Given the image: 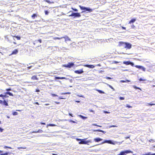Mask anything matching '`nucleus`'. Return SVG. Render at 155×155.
<instances>
[{
    "instance_id": "nucleus-1",
    "label": "nucleus",
    "mask_w": 155,
    "mask_h": 155,
    "mask_svg": "<svg viewBox=\"0 0 155 155\" xmlns=\"http://www.w3.org/2000/svg\"><path fill=\"white\" fill-rule=\"evenodd\" d=\"M86 138L82 139L81 141L79 142V144H84L89 145V143H91L92 142V141L91 140H89L86 141Z\"/></svg>"
},
{
    "instance_id": "nucleus-2",
    "label": "nucleus",
    "mask_w": 155,
    "mask_h": 155,
    "mask_svg": "<svg viewBox=\"0 0 155 155\" xmlns=\"http://www.w3.org/2000/svg\"><path fill=\"white\" fill-rule=\"evenodd\" d=\"M79 7L81 10H83V11L81 12V13L84 12L86 11H88V12H92L93 11V9H92L85 7L82 6L81 5H79Z\"/></svg>"
},
{
    "instance_id": "nucleus-3",
    "label": "nucleus",
    "mask_w": 155,
    "mask_h": 155,
    "mask_svg": "<svg viewBox=\"0 0 155 155\" xmlns=\"http://www.w3.org/2000/svg\"><path fill=\"white\" fill-rule=\"evenodd\" d=\"M74 65V64L73 62H69L67 64H63L62 65V66L63 67H64L65 68H71V67L73 66Z\"/></svg>"
},
{
    "instance_id": "nucleus-4",
    "label": "nucleus",
    "mask_w": 155,
    "mask_h": 155,
    "mask_svg": "<svg viewBox=\"0 0 155 155\" xmlns=\"http://www.w3.org/2000/svg\"><path fill=\"white\" fill-rule=\"evenodd\" d=\"M70 16L74 17H80L81 16V15L79 13H73Z\"/></svg>"
},
{
    "instance_id": "nucleus-5",
    "label": "nucleus",
    "mask_w": 155,
    "mask_h": 155,
    "mask_svg": "<svg viewBox=\"0 0 155 155\" xmlns=\"http://www.w3.org/2000/svg\"><path fill=\"white\" fill-rule=\"evenodd\" d=\"M130 153H132V152L130 150L123 151L121 152L118 155H126V154Z\"/></svg>"
},
{
    "instance_id": "nucleus-6",
    "label": "nucleus",
    "mask_w": 155,
    "mask_h": 155,
    "mask_svg": "<svg viewBox=\"0 0 155 155\" xmlns=\"http://www.w3.org/2000/svg\"><path fill=\"white\" fill-rule=\"evenodd\" d=\"M107 143L113 145H115V143L113 142L111 140H105L102 143H101V144H103L104 143Z\"/></svg>"
},
{
    "instance_id": "nucleus-7",
    "label": "nucleus",
    "mask_w": 155,
    "mask_h": 155,
    "mask_svg": "<svg viewBox=\"0 0 155 155\" xmlns=\"http://www.w3.org/2000/svg\"><path fill=\"white\" fill-rule=\"evenodd\" d=\"M123 63L124 64L126 65H128L130 64L133 67L134 66V63L131 62L129 61H124L123 62Z\"/></svg>"
},
{
    "instance_id": "nucleus-8",
    "label": "nucleus",
    "mask_w": 155,
    "mask_h": 155,
    "mask_svg": "<svg viewBox=\"0 0 155 155\" xmlns=\"http://www.w3.org/2000/svg\"><path fill=\"white\" fill-rule=\"evenodd\" d=\"M126 42H120L119 43L118 45L120 47H122L124 48H125Z\"/></svg>"
},
{
    "instance_id": "nucleus-9",
    "label": "nucleus",
    "mask_w": 155,
    "mask_h": 155,
    "mask_svg": "<svg viewBox=\"0 0 155 155\" xmlns=\"http://www.w3.org/2000/svg\"><path fill=\"white\" fill-rule=\"evenodd\" d=\"M131 47V45L130 44L126 42L125 48H127L128 49H130Z\"/></svg>"
},
{
    "instance_id": "nucleus-10",
    "label": "nucleus",
    "mask_w": 155,
    "mask_h": 155,
    "mask_svg": "<svg viewBox=\"0 0 155 155\" xmlns=\"http://www.w3.org/2000/svg\"><path fill=\"white\" fill-rule=\"evenodd\" d=\"M62 38H64L65 39V41L66 42L68 41H70L71 39L69 37L67 36H65L62 37Z\"/></svg>"
},
{
    "instance_id": "nucleus-11",
    "label": "nucleus",
    "mask_w": 155,
    "mask_h": 155,
    "mask_svg": "<svg viewBox=\"0 0 155 155\" xmlns=\"http://www.w3.org/2000/svg\"><path fill=\"white\" fill-rule=\"evenodd\" d=\"M137 20V18H135L132 19L129 22V24H131L134 23Z\"/></svg>"
},
{
    "instance_id": "nucleus-12",
    "label": "nucleus",
    "mask_w": 155,
    "mask_h": 155,
    "mask_svg": "<svg viewBox=\"0 0 155 155\" xmlns=\"http://www.w3.org/2000/svg\"><path fill=\"white\" fill-rule=\"evenodd\" d=\"M83 72L84 71H83L82 69L79 70H76L74 71V72L75 73L78 74H81L83 73Z\"/></svg>"
},
{
    "instance_id": "nucleus-13",
    "label": "nucleus",
    "mask_w": 155,
    "mask_h": 155,
    "mask_svg": "<svg viewBox=\"0 0 155 155\" xmlns=\"http://www.w3.org/2000/svg\"><path fill=\"white\" fill-rule=\"evenodd\" d=\"M84 66L90 68H93L95 67L94 65H93L88 64H85L84 65Z\"/></svg>"
},
{
    "instance_id": "nucleus-14",
    "label": "nucleus",
    "mask_w": 155,
    "mask_h": 155,
    "mask_svg": "<svg viewBox=\"0 0 155 155\" xmlns=\"http://www.w3.org/2000/svg\"><path fill=\"white\" fill-rule=\"evenodd\" d=\"M18 50L17 49H15L12 51V53L10 55H12V54H16L18 53Z\"/></svg>"
},
{
    "instance_id": "nucleus-15",
    "label": "nucleus",
    "mask_w": 155,
    "mask_h": 155,
    "mask_svg": "<svg viewBox=\"0 0 155 155\" xmlns=\"http://www.w3.org/2000/svg\"><path fill=\"white\" fill-rule=\"evenodd\" d=\"M102 139L99 138H96L94 139V140L96 142H99L100 141H101Z\"/></svg>"
},
{
    "instance_id": "nucleus-16",
    "label": "nucleus",
    "mask_w": 155,
    "mask_h": 155,
    "mask_svg": "<svg viewBox=\"0 0 155 155\" xmlns=\"http://www.w3.org/2000/svg\"><path fill=\"white\" fill-rule=\"evenodd\" d=\"M31 79L33 80H38V78L36 75H33L31 77Z\"/></svg>"
},
{
    "instance_id": "nucleus-17",
    "label": "nucleus",
    "mask_w": 155,
    "mask_h": 155,
    "mask_svg": "<svg viewBox=\"0 0 155 155\" xmlns=\"http://www.w3.org/2000/svg\"><path fill=\"white\" fill-rule=\"evenodd\" d=\"M59 79H66V78L65 77H56L55 78V80Z\"/></svg>"
},
{
    "instance_id": "nucleus-18",
    "label": "nucleus",
    "mask_w": 155,
    "mask_h": 155,
    "mask_svg": "<svg viewBox=\"0 0 155 155\" xmlns=\"http://www.w3.org/2000/svg\"><path fill=\"white\" fill-rule=\"evenodd\" d=\"M3 152V151L0 150V155H8V152H6L4 153H2Z\"/></svg>"
},
{
    "instance_id": "nucleus-19",
    "label": "nucleus",
    "mask_w": 155,
    "mask_h": 155,
    "mask_svg": "<svg viewBox=\"0 0 155 155\" xmlns=\"http://www.w3.org/2000/svg\"><path fill=\"white\" fill-rule=\"evenodd\" d=\"M78 116L79 117H81V118L83 119H87V117L84 116H82V115H78Z\"/></svg>"
},
{
    "instance_id": "nucleus-20",
    "label": "nucleus",
    "mask_w": 155,
    "mask_h": 155,
    "mask_svg": "<svg viewBox=\"0 0 155 155\" xmlns=\"http://www.w3.org/2000/svg\"><path fill=\"white\" fill-rule=\"evenodd\" d=\"M43 132L42 130L41 129H39L38 131H33L32 132L33 133H42Z\"/></svg>"
},
{
    "instance_id": "nucleus-21",
    "label": "nucleus",
    "mask_w": 155,
    "mask_h": 155,
    "mask_svg": "<svg viewBox=\"0 0 155 155\" xmlns=\"http://www.w3.org/2000/svg\"><path fill=\"white\" fill-rule=\"evenodd\" d=\"M37 16L38 15L37 14H34L31 16V17L33 19H34L35 17H37Z\"/></svg>"
},
{
    "instance_id": "nucleus-22",
    "label": "nucleus",
    "mask_w": 155,
    "mask_h": 155,
    "mask_svg": "<svg viewBox=\"0 0 155 155\" xmlns=\"http://www.w3.org/2000/svg\"><path fill=\"white\" fill-rule=\"evenodd\" d=\"M5 94H9L10 96H13V94L12 93H11L10 92H5Z\"/></svg>"
},
{
    "instance_id": "nucleus-23",
    "label": "nucleus",
    "mask_w": 155,
    "mask_h": 155,
    "mask_svg": "<svg viewBox=\"0 0 155 155\" xmlns=\"http://www.w3.org/2000/svg\"><path fill=\"white\" fill-rule=\"evenodd\" d=\"M2 104L4 105L5 106H8V103L5 100H4L3 101V102Z\"/></svg>"
},
{
    "instance_id": "nucleus-24",
    "label": "nucleus",
    "mask_w": 155,
    "mask_h": 155,
    "mask_svg": "<svg viewBox=\"0 0 155 155\" xmlns=\"http://www.w3.org/2000/svg\"><path fill=\"white\" fill-rule=\"evenodd\" d=\"M130 82V81L127 80L125 81V80H121L120 81V82L122 83H124V82Z\"/></svg>"
},
{
    "instance_id": "nucleus-25",
    "label": "nucleus",
    "mask_w": 155,
    "mask_h": 155,
    "mask_svg": "<svg viewBox=\"0 0 155 155\" xmlns=\"http://www.w3.org/2000/svg\"><path fill=\"white\" fill-rule=\"evenodd\" d=\"M96 91H98L99 93L100 94H104V91H103L101 90L97 89V90H96Z\"/></svg>"
},
{
    "instance_id": "nucleus-26",
    "label": "nucleus",
    "mask_w": 155,
    "mask_h": 155,
    "mask_svg": "<svg viewBox=\"0 0 155 155\" xmlns=\"http://www.w3.org/2000/svg\"><path fill=\"white\" fill-rule=\"evenodd\" d=\"M56 126L55 124H50L47 125V127L48 126Z\"/></svg>"
},
{
    "instance_id": "nucleus-27",
    "label": "nucleus",
    "mask_w": 155,
    "mask_h": 155,
    "mask_svg": "<svg viewBox=\"0 0 155 155\" xmlns=\"http://www.w3.org/2000/svg\"><path fill=\"white\" fill-rule=\"evenodd\" d=\"M13 37L17 38V39L18 40H20L21 39L20 37L18 36L14 35L13 36Z\"/></svg>"
},
{
    "instance_id": "nucleus-28",
    "label": "nucleus",
    "mask_w": 155,
    "mask_h": 155,
    "mask_svg": "<svg viewBox=\"0 0 155 155\" xmlns=\"http://www.w3.org/2000/svg\"><path fill=\"white\" fill-rule=\"evenodd\" d=\"M133 87L134 88H135V89H139V90H140V91H141V89L139 87H137V86H136L135 85H133Z\"/></svg>"
},
{
    "instance_id": "nucleus-29",
    "label": "nucleus",
    "mask_w": 155,
    "mask_h": 155,
    "mask_svg": "<svg viewBox=\"0 0 155 155\" xmlns=\"http://www.w3.org/2000/svg\"><path fill=\"white\" fill-rule=\"evenodd\" d=\"M62 37H61V38H59V37H54V38H53V39L54 40H57V39H58V40H60V39H62Z\"/></svg>"
},
{
    "instance_id": "nucleus-30",
    "label": "nucleus",
    "mask_w": 155,
    "mask_h": 155,
    "mask_svg": "<svg viewBox=\"0 0 155 155\" xmlns=\"http://www.w3.org/2000/svg\"><path fill=\"white\" fill-rule=\"evenodd\" d=\"M140 69H141L144 71H146V68L142 66H141Z\"/></svg>"
},
{
    "instance_id": "nucleus-31",
    "label": "nucleus",
    "mask_w": 155,
    "mask_h": 155,
    "mask_svg": "<svg viewBox=\"0 0 155 155\" xmlns=\"http://www.w3.org/2000/svg\"><path fill=\"white\" fill-rule=\"evenodd\" d=\"M141 66H142L138 65H136L134 66L136 68H139V69H140V68H141Z\"/></svg>"
},
{
    "instance_id": "nucleus-32",
    "label": "nucleus",
    "mask_w": 155,
    "mask_h": 155,
    "mask_svg": "<svg viewBox=\"0 0 155 155\" xmlns=\"http://www.w3.org/2000/svg\"><path fill=\"white\" fill-rule=\"evenodd\" d=\"M5 97H6L5 95H3L2 94H0V97H2L3 98V99H4V98H5Z\"/></svg>"
},
{
    "instance_id": "nucleus-33",
    "label": "nucleus",
    "mask_w": 155,
    "mask_h": 155,
    "mask_svg": "<svg viewBox=\"0 0 155 155\" xmlns=\"http://www.w3.org/2000/svg\"><path fill=\"white\" fill-rule=\"evenodd\" d=\"M44 1L46 2H47V3H48L50 4L52 3L49 0H45Z\"/></svg>"
},
{
    "instance_id": "nucleus-34",
    "label": "nucleus",
    "mask_w": 155,
    "mask_h": 155,
    "mask_svg": "<svg viewBox=\"0 0 155 155\" xmlns=\"http://www.w3.org/2000/svg\"><path fill=\"white\" fill-rule=\"evenodd\" d=\"M97 131L100 132H101L104 134L105 133V132L104 131H103L102 130H97Z\"/></svg>"
},
{
    "instance_id": "nucleus-35",
    "label": "nucleus",
    "mask_w": 155,
    "mask_h": 155,
    "mask_svg": "<svg viewBox=\"0 0 155 155\" xmlns=\"http://www.w3.org/2000/svg\"><path fill=\"white\" fill-rule=\"evenodd\" d=\"M18 113L16 112H14L12 113V114L13 115H18Z\"/></svg>"
},
{
    "instance_id": "nucleus-36",
    "label": "nucleus",
    "mask_w": 155,
    "mask_h": 155,
    "mask_svg": "<svg viewBox=\"0 0 155 155\" xmlns=\"http://www.w3.org/2000/svg\"><path fill=\"white\" fill-rule=\"evenodd\" d=\"M4 148H8L10 149H12V148L11 147H8L7 146H4Z\"/></svg>"
},
{
    "instance_id": "nucleus-37",
    "label": "nucleus",
    "mask_w": 155,
    "mask_h": 155,
    "mask_svg": "<svg viewBox=\"0 0 155 155\" xmlns=\"http://www.w3.org/2000/svg\"><path fill=\"white\" fill-rule=\"evenodd\" d=\"M139 80L140 81H146V80L145 79H143L142 78H140L139 79Z\"/></svg>"
},
{
    "instance_id": "nucleus-38",
    "label": "nucleus",
    "mask_w": 155,
    "mask_h": 155,
    "mask_svg": "<svg viewBox=\"0 0 155 155\" xmlns=\"http://www.w3.org/2000/svg\"><path fill=\"white\" fill-rule=\"evenodd\" d=\"M26 148V147H18V149L19 150L20 149H25Z\"/></svg>"
},
{
    "instance_id": "nucleus-39",
    "label": "nucleus",
    "mask_w": 155,
    "mask_h": 155,
    "mask_svg": "<svg viewBox=\"0 0 155 155\" xmlns=\"http://www.w3.org/2000/svg\"><path fill=\"white\" fill-rule=\"evenodd\" d=\"M147 105L152 106V105H155V104H152L151 103H148L147 104Z\"/></svg>"
},
{
    "instance_id": "nucleus-40",
    "label": "nucleus",
    "mask_w": 155,
    "mask_h": 155,
    "mask_svg": "<svg viewBox=\"0 0 155 155\" xmlns=\"http://www.w3.org/2000/svg\"><path fill=\"white\" fill-rule=\"evenodd\" d=\"M126 106V107L129 108H132V106L129 105L128 104H127Z\"/></svg>"
},
{
    "instance_id": "nucleus-41",
    "label": "nucleus",
    "mask_w": 155,
    "mask_h": 155,
    "mask_svg": "<svg viewBox=\"0 0 155 155\" xmlns=\"http://www.w3.org/2000/svg\"><path fill=\"white\" fill-rule=\"evenodd\" d=\"M45 12L46 15H48L49 13V12L47 10H45Z\"/></svg>"
},
{
    "instance_id": "nucleus-42",
    "label": "nucleus",
    "mask_w": 155,
    "mask_h": 155,
    "mask_svg": "<svg viewBox=\"0 0 155 155\" xmlns=\"http://www.w3.org/2000/svg\"><path fill=\"white\" fill-rule=\"evenodd\" d=\"M131 28H132L134 29L135 28V26L134 25H131Z\"/></svg>"
},
{
    "instance_id": "nucleus-43",
    "label": "nucleus",
    "mask_w": 155,
    "mask_h": 155,
    "mask_svg": "<svg viewBox=\"0 0 155 155\" xmlns=\"http://www.w3.org/2000/svg\"><path fill=\"white\" fill-rule=\"evenodd\" d=\"M51 95L53 97H57L58 95L55 94H51Z\"/></svg>"
},
{
    "instance_id": "nucleus-44",
    "label": "nucleus",
    "mask_w": 155,
    "mask_h": 155,
    "mask_svg": "<svg viewBox=\"0 0 155 155\" xmlns=\"http://www.w3.org/2000/svg\"><path fill=\"white\" fill-rule=\"evenodd\" d=\"M119 99L121 100H124V97H119Z\"/></svg>"
},
{
    "instance_id": "nucleus-45",
    "label": "nucleus",
    "mask_w": 155,
    "mask_h": 155,
    "mask_svg": "<svg viewBox=\"0 0 155 155\" xmlns=\"http://www.w3.org/2000/svg\"><path fill=\"white\" fill-rule=\"evenodd\" d=\"M72 9L74 11H75V12L78 11V10H77V9L76 8H72Z\"/></svg>"
},
{
    "instance_id": "nucleus-46",
    "label": "nucleus",
    "mask_w": 155,
    "mask_h": 155,
    "mask_svg": "<svg viewBox=\"0 0 155 155\" xmlns=\"http://www.w3.org/2000/svg\"><path fill=\"white\" fill-rule=\"evenodd\" d=\"M117 126H116V125H111V126H110V127H117Z\"/></svg>"
},
{
    "instance_id": "nucleus-47",
    "label": "nucleus",
    "mask_w": 155,
    "mask_h": 155,
    "mask_svg": "<svg viewBox=\"0 0 155 155\" xmlns=\"http://www.w3.org/2000/svg\"><path fill=\"white\" fill-rule=\"evenodd\" d=\"M69 122H71V123H76V122H75V121H73V120H70Z\"/></svg>"
},
{
    "instance_id": "nucleus-48",
    "label": "nucleus",
    "mask_w": 155,
    "mask_h": 155,
    "mask_svg": "<svg viewBox=\"0 0 155 155\" xmlns=\"http://www.w3.org/2000/svg\"><path fill=\"white\" fill-rule=\"evenodd\" d=\"M89 111L91 112H93L94 114L95 113V112H94V110H89Z\"/></svg>"
},
{
    "instance_id": "nucleus-49",
    "label": "nucleus",
    "mask_w": 155,
    "mask_h": 155,
    "mask_svg": "<svg viewBox=\"0 0 155 155\" xmlns=\"http://www.w3.org/2000/svg\"><path fill=\"white\" fill-rule=\"evenodd\" d=\"M93 125H94V126H97L99 127H102L101 126H99V125H97L96 124H93Z\"/></svg>"
},
{
    "instance_id": "nucleus-50",
    "label": "nucleus",
    "mask_w": 155,
    "mask_h": 155,
    "mask_svg": "<svg viewBox=\"0 0 155 155\" xmlns=\"http://www.w3.org/2000/svg\"><path fill=\"white\" fill-rule=\"evenodd\" d=\"M59 99H65L66 98H65L62 97H59Z\"/></svg>"
},
{
    "instance_id": "nucleus-51",
    "label": "nucleus",
    "mask_w": 155,
    "mask_h": 155,
    "mask_svg": "<svg viewBox=\"0 0 155 155\" xmlns=\"http://www.w3.org/2000/svg\"><path fill=\"white\" fill-rule=\"evenodd\" d=\"M109 87L111 88L112 89H113V90H114V88L112 86H111V85H109Z\"/></svg>"
},
{
    "instance_id": "nucleus-52",
    "label": "nucleus",
    "mask_w": 155,
    "mask_h": 155,
    "mask_svg": "<svg viewBox=\"0 0 155 155\" xmlns=\"http://www.w3.org/2000/svg\"><path fill=\"white\" fill-rule=\"evenodd\" d=\"M37 41H39L40 43H41L42 42L41 40V39H38L37 40Z\"/></svg>"
},
{
    "instance_id": "nucleus-53",
    "label": "nucleus",
    "mask_w": 155,
    "mask_h": 155,
    "mask_svg": "<svg viewBox=\"0 0 155 155\" xmlns=\"http://www.w3.org/2000/svg\"><path fill=\"white\" fill-rule=\"evenodd\" d=\"M3 130V129H2L1 127H0V131L1 132H2Z\"/></svg>"
},
{
    "instance_id": "nucleus-54",
    "label": "nucleus",
    "mask_w": 155,
    "mask_h": 155,
    "mask_svg": "<svg viewBox=\"0 0 155 155\" xmlns=\"http://www.w3.org/2000/svg\"><path fill=\"white\" fill-rule=\"evenodd\" d=\"M40 90L38 89H37L36 90L35 92H40Z\"/></svg>"
},
{
    "instance_id": "nucleus-55",
    "label": "nucleus",
    "mask_w": 155,
    "mask_h": 155,
    "mask_svg": "<svg viewBox=\"0 0 155 155\" xmlns=\"http://www.w3.org/2000/svg\"><path fill=\"white\" fill-rule=\"evenodd\" d=\"M11 89L10 88L7 89L6 90L7 91H11Z\"/></svg>"
},
{
    "instance_id": "nucleus-56",
    "label": "nucleus",
    "mask_w": 155,
    "mask_h": 155,
    "mask_svg": "<svg viewBox=\"0 0 155 155\" xmlns=\"http://www.w3.org/2000/svg\"><path fill=\"white\" fill-rule=\"evenodd\" d=\"M82 139H79V138H76V140L77 141H79V140H80V141H81V140Z\"/></svg>"
},
{
    "instance_id": "nucleus-57",
    "label": "nucleus",
    "mask_w": 155,
    "mask_h": 155,
    "mask_svg": "<svg viewBox=\"0 0 155 155\" xmlns=\"http://www.w3.org/2000/svg\"><path fill=\"white\" fill-rule=\"evenodd\" d=\"M113 63H115V64H117V63H119L118 62V61H113Z\"/></svg>"
},
{
    "instance_id": "nucleus-58",
    "label": "nucleus",
    "mask_w": 155,
    "mask_h": 155,
    "mask_svg": "<svg viewBox=\"0 0 155 155\" xmlns=\"http://www.w3.org/2000/svg\"><path fill=\"white\" fill-rule=\"evenodd\" d=\"M130 137V136L127 137H125V138L126 139H127L129 138Z\"/></svg>"
},
{
    "instance_id": "nucleus-59",
    "label": "nucleus",
    "mask_w": 155,
    "mask_h": 155,
    "mask_svg": "<svg viewBox=\"0 0 155 155\" xmlns=\"http://www.w3.org/2000/svg\"><path fill=\"white\" fill-rule=\"evenodd\" d=\"M41 124L43 125H45L46 124L44 122H41Z\"/></svg>"
},
{
    "instance_id": "nucleus-60",
    "label": "nucleus",
    "mask_w": 155,
    "mask_h": 155,
    "mask_svg": "<svg viewBox=\"0 0 155 155\" xmlns=\"http://www.w3.org/2000/svg\"><path fill=\"white\" fill-rule=\"evenodd\" d=\"M32 66H30L28 67V69H30L31 68V67H32Z\"/></svg>"
},
{
    "instance_id": "nucleus-61",
    "label": "nucleus",
    "mask_w": 155,
    "mask_h": 155,
    "mask_svg": "<svg viewBox=\"0 0 155 155\" xmlns=\"http://www.w3.org/2000/svg\"><path fill=\"white\" fill-rule=\"evenodd\" d=\"M35 104H37V105H39V103H38V102H35L34 103Z\"/></svg>"
},
{
    "instance_id": "nucleus-62",
    "label": "nucleus",
    "mask_w": 155,
    "mask_h": 155,
    "mask_svg": "<svg viewBox=\"0 0 155 155\" xmlns=\"http://www.w3.org/2000/svg\"><path fill=\"white\" fill-rule=\"evenodd\" d=\"M3 102L2 100H0V104H2L3 103Z\"/></svg>"
},
{
    "instance_id": "nucleus-63",
    "label": "nucleus",
    "mask_w": 155,
    "mask_h": 155,
    "mask_svg": "<svg viewBox=\"0 0 155 155\" xmlns=\"http://www.w3.org/2000/svg\"><path fill=\"white\" fill-rule=\"evenodd\" d=\"M122 28L124 30L126 29V28L124 27H122Z\"/></svg>"
},
{
    "instance_id": "nucleus-64",
    "label": "nucleus",
    "mask_w": 155,
    "mask_h": 155,
    "mask_svg": "<svg viewBox=\"0 0 155 155\" xmlns=\"http://www.w3.org/2000/svg\"><path fill=\"white\" fill-rule=\"evenodd\" d=\"M52 155H58L57 154H55V153H52Z\"/></svg>"
}]
</instances>
